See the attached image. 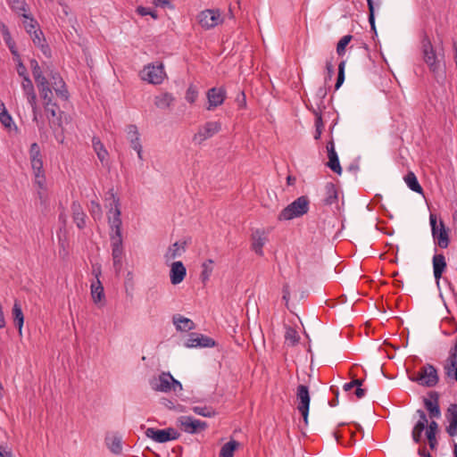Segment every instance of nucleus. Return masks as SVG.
Here are the masks:
<instances>
[{
	"label": "nucleus",
	"mask_w": 457,
	"mask_h": 457,
	"mask_svg": "<svg viewBox=\"0 0 457 457\" xmlns=\"http://www.w3.org/2000/svg\"><path fill=\"white\" fill-rule=\"evenodd\" d=\"M420 43L423 60L428 66L430 72H432L435 78L438 80L443 73L442 65L431 40L425 31L422 33Z\"/></svg>",
	"instance_id": "1"
},
{
	"label": "nucleus",
	"mask_w": 457,
	"mask_h": 457,
	"mask_svg": "<svg viewBox=\"0 0 457 457\" xmlns=\"http://www.w3.org/2000/svg\"><path fill=\"white\" fill-rule=\"evenodd\" d=\"M309 204V198L306 195H302L284 208L279 212L278 220L283 221L299 218L308 212Z\"/></svg>",
	"instance_id": "2"
},
{
	"label": "nucleus",
	"mask_w": 457,
	"mask_h": 457,
	"mask_svg": "<svg viewBox=\"0 0 457 457\" xmlns=\"http://www.w3.org/2000/svg\"><path fill=\"white\" fill-rule=\"evenodd\" d=\"M410 379L426 387H434L438 384L439 377L434 365L426 363Z\"/></svg>",
	"instance_id": "3"
},
{
	"label": "nucleus",
	"mask_w": 457,
	"mask_h": 457,
	"mask_svg": "<svg viewBox=\"0 0 457 457\" xmlns=\"http://www.w3.org/2000/svg\"><path fill=\"white\" fill-rule=\"evenodd\" d=\"M108 194H110L112 198L114 205V208L110 209L108 215V223L111 228L110 237H122V220L120 219L121 212L120 208V199L114 195L113 189H111Z\"/></svg>",
	"instance_id": "4"
},
{
	"label": "nucleus",
	"mask_w": 457,
	"mask_h": 457,
	"mask_svg": "<svg viewBox=\"0 0 457 457\" xmlns=\"http://www.w3.org/2000/svg\"><path fill=\"white\" fill-rule=\"evenodd\" d=\"M429 220L432 237L436 245L442 249L447 248L450 244V237L444 221L440 220L439 224H437L436 216L435 214H430Z\"/></svg>",
	"instance_id": "5"
},
{
	"label": "nucleus",
	"mask_w": 457,
	"mask_h": 457,
	"mask_svg": "<svg viewBox=\"0 0 457 457\" xmlns=\"http://www.w3.org/2000/svg\"><path fill=\"white\" fill-rule=\"evenodd\" d=\"M140 77L143 80L148 83L159 85L161 84L165 77V72L162 63L159 64H148L141 71Z\"/></svg>",
	"instance_id": "6"
},
{
	"label": "nucleus",
	"mask_w": 457,
	"mask_h": 457,
	"mask_svg": "<svg viewBox=\"0 0 457 457\" xmlns=\"http://www.w3.org/2000/svg\"><path fill=\"white\" fill-rule=\"evenodd\" d=\"M145 434L148 438H151L157 443H166L171 440H176L180 436V434L173 428H168L165 429L148 428Z\"/></svg>",
	"instance_id": "7"
},
{
	"label": "nucleus",
	"mask_w": 457,
	"mask_h": 457,
	"mask_svg": "<svg viewBox=\"0 0 457 457\" xmlns=\"http://www.w3.org/2000/svg\"><path fill=\"white\" fill-rule=\"evenodd\" d=\"M296 398L298 401L297 410L302 414L303 421L307 425L311 401L309 388L307 386L299 385L297 386Z\"/></svg>",
	"instance_id": "8"
},
{
	"label": "nucleus",
	"mask_w": 457,
	"mask_h": 457,
	"mask_svg": "<svg viewBox=\"0 0 457 457\" xmlns=\"http://www.w3.org/2000/svg\"><path fill=\"white\" fill-rule=\"evenodd\" d=\"M178 422L182 429L188 434H197L208 428L207 422L196 420L191 416H181L179 418Z\"/></svg>",
	"instance_id": "9"
},
{
	"label": "nucleus",
	"mask_w": 457,
	"mask_h": 457,
	"mask_svg": "<svg viewBox=\"0 0 457 457\" xmlns=\"http://www.w3.org/2000/svg\"><path fill=\"white\" fill-rule=\"evenodd\" d=\"M220 129L221 124L219 121H208L198 129V131L193 137V141L196 144H202L217 134Z\"/></svg>",
	"instance_id": "10"
},
{
	"label": "nucleus",
	"mask_w": 457,
	"mask_h": 457,
	"mask_svg": "<svg viewBox=\"0 0 457 457\" xmlns=\"http://www.w3.org/2000/svg\"><path fill=\"white\" fill-rule=\"evenodd\" d=\"M112 245V256L113 261V268L118 275L122 268L123 256V242L122 237H110Z\"/></svg>",
	"instance_id": "11"
},
{
	"label": "nucleus",
	"mask_w": 457,
	"mask_h": 457,
	"mask_svg": "<svg viewBox=\"0 0 457 457\" xmlns=\"http://www.w3.org/2000/svg\"><path fill=\"white\" fill-rule=\"evenodd\" d=\"M208 99V111H212L221 105L226 98V90L223 87H212L206 94Z\"/></svg>",
	"instance_id": "12"
},
{
	"label": "nucleus",
	"mask_w": 457,
	"mask_h": 457,
	"mask_svg": "<svg viewBox=\"0 0 457 457\" xmlns=\"http://www.w3.org/2000/svg\"><path fill=\"white\" fill-rule=\"evenodd\" d=\"M220 21V14L218 11L205 10L199 14V23L204 29H212Z\"/></svg>",
	"instance_id": "13"
},
{
	"label": "nucleus",
	"mask_w": 457,
	"mask_h": 457,
	"mask_svg": "<svg viewBox=\"0 0 457 457\" xmlns=\"http://www.w3.org/2000/svg\"><path fill=\"white\" fill-rule=\"evenodd\" d=\"M429 398H424V405L427 411H428V415L431 419H438L441 416V411L439 407V395L436 391H431L429 394Z\"/></svg>",
	"instance_id": "14"
},
{
	"label": "nucleus",
	"mask_w": 457,
	"mask_h": 457,
	"mask_svg": "<svg viewBox=\"0 0 457 457\" xmlns=\"http://www.w3.org/2000/svg\"><path fill=\"white\" fill-rule=\"evenodd\" d=\"M185 345L187 347H212L215 345V341L204 335L191 333L189 338L187 340Z\"/></svg>",
	"instance_id": "15"
},
{
	"label": "nucleus",
	"mask_w": 457,
	"mask_h": 457,
	"mask_svg": "<svg viewBox=\"0 0 457 457\" xmlns=\"http://www.w3.org/2000/svg\"><path fill=\"white\" fill-rule=\"evenodd\" d=\"M173 377L169 372H162L158 378L151 381L152 388L155 391L169 392L171 390Z\"/></svg>",
	"instance_id": "16"
},
{
	"label": "nucleus",
	"mask_w": 457,
	"mask_h": 457,
	"mask_svg": "<svg viewBox=\"0 0 457 457\" xmlns=\"http://www.w3.org/2000/svg\"><path fill=\"white\" fill-rule=\"evenodd\" d=\"M433 273L436 283L439 287L440 279L442 278L443 273L445 271L447 264L445 257L443 253H436L432 259Z\"/></svg>",
	"instance_id": "17"
},
{
	"label": "nucleus",
	"mask_w": 457,
	"mask_h": 457,
	"mask_svg": "<svg viewBox=\"0 0 457 457\" xmlns=\"http://www.w3.org/2000/svg\"><path fill=\"white\" fill-rule=\"evenodd\" d=\"M127 134L128 138L130 142V146L137 152V156L140 160L143 159L142 156V145L140 143V135L138 133L137 128L136 125L130 124L127 127Z\"/></svg>",
	"instance_id": "18"
},
{
	"label": "nucleus",
	"mask_w": 457,
	"mask_h": 457,
	"mask_svg": "<svg viewBox=\"0 0 457 457\" xmlns=\"http://www.w3.org/2000/svg\"><path fill=\"white\" fill-rule=\"evenodd\" d=\"M327 151L328 162H327V166L333 170L335 173L340 175L342 173V167L339 162V159L337 154L335 150V145L333 140H330L327 144Z\"/></svg>",
	"instance_id": "19"
},
{
	"label": "nucleus",
	"mask_w": 457,
	"mask_h": 457,
	"mask_svg": "<svg viewBox=\"0 0 457 457\" xmlns=\"http://www.w3.org/2000/svg\"><path fill=\"white\" fill-rule=\"evenodd\" d=\"M186 274L187 270L182 262L178 261L171 264L170 278L172 285H178L181 283L184 280Z\"/></svg>",
	"instance_id": "20"
},
{
	"label": "nucleus",
	"mask_w": 457,
	"mask_h": 457,
	"mask_svg": "<svg viewBox=\"0 0 457 457\" xmlns=\"http://www.w3.org/2000/svg\"><path fill=\"white\" fill-rule=\"evenodd\" d=\"M449 425L446 427V432L450 436H457V404H451L447 409L446 414Z\"/></svg>",
	"instance_id": "21"
},
{
	"label": "nucleus",
	"mask_w": 457,
	"mask_h": 457,
	"mask_svg": "<svg viewBox=\"0 0 457 457\" xmlns=\"http://www.w3.org/2000/svg\"><path fill=\"white\" fill-rule=\"evenodd\" d=\"M31 167L35 174V181L39 186V187H43L46 178H45V171L43 169V161L42 157H33L30 158Z\"/></svg>",
	"instance_id": "22"
},
{
	"label": "nucleus",
	"mask_w": 457,
	"mask_h": 457,
	"mask_svg": "<svg viewBox=\"0 0 457 457\" xmlns=\"http://www.w3.org/2000/svg\"><path fill=\"white\" fill-rule=\"evenodd\" d=\"M51 78L54 80L53 81V87L56 93L57 96L62 97L64 100H67L69 97V93L66 88V85L60 76L58 72H51Z\"/></svg>",
	"instance_id": "23"
},
{
	"label": "nucleus",
	"mask_w": 457,
	"mask_h": 457,
	"mask_svg": "<svg viewBox=\"0 0 457 457\" xmlns=\"http://www.w3.org/2000/svg\"><path fill=\"white\" fill-rule=\"evenodd\" d=\"M429 422L427 414L419 418V420L414 425L411 430V438L415 444H420L422 439V433L428 426Z\"/></svg>",
	"instance_id": "24"
},
{
	"label": "nucleus",
	"mask_w": 457,
	"mask_h": 457,
	"mask_svg": "<svg viewBox=\"0 0 457 457\" xmlns=\"http://www.w3.org/2000/svg\"><path fill=\"white\" fill-rule=\"evenodd\" d=\"M94 273L96 278V281L92 283L91 285V295L95 303H100L104 298V292L102 283L99 279V275L101 274V270L98 269L97 270H94Z\"/></svg>",
	"instance_id": "25"
},
{
	"label": "nucleus",
	"mask_w": 457,
	"mask_h": 457,
	"mask_svg": "<svg viewBox=\"0 0 457 457\" xmlns=\"http://www.w3.org/2000/svg\"><path fill=\"white\" fill-rule=\"evenodd\" d=\"M71 211H72V218L77 227L79 229H82L86 227V214L83 212V209L80 204L77 201L72 202L71 204Z\"/></svg>",
	"instance_id": "26"
},
{
	"label": "nucleus",
	"mask_w": 457,
	"mask_h": 457,
	"mask_svg": "<svg viewBox=\"0 0 457 457\" xmlns=\"http://www.w3.org/2000/svg\"><path fill=\"white\" fill-rule=\"evenodd\" d=\"M187 247V241H181V242H175L173 245H171L169 249L167 250L164 257L165 260L170 261L177 257H180L182 253L186 252Z\"/></svg>",
	"instance_id": "27"
},
{
	"label": "nucleus",
	"mask_w": 457,
	"mask_h": 457,
	"mask_svg": "<svg viewBox=\"0 0 457 457\" xmlns=\"http://www.w3.org/2000/svg\"><path fill=\"white\" fill-rule=\"evenodd\" d=\"M438 429V424L435 420H431L428 426L426 428V436L428 442L429 448L434 451L437 447L436 432Z\"/></svg>",
	"instance_id": "28"
},
{
	"label": "nucleus",
	"mask_w": 457,
	"mask_h": 457,
	"mask_svg": "<svg viewBox=\"0 0 457 457\" xmlns=\"http://www.w3.org/2000/svg\"><path fill=\"white\" fill-rule=\"evenodd\" d=\"M172 321L176 328L180 331H190L195 328V323L190 319L185 318L180 314L174 315Z\"/></svg>",
	"instance_id": "29"
},
{
	"label": "nucleus",
	"mask_w": 457,
	"mask_h": 457,
	"mask_svg": "<svg viewBox=\"0 0 457 457\" xmlns=\"http://www.w3.org/2000/svg\"><path fill=\"white\" fill-rule=\"evenodd\" d=\"M30 37L34 45L40 47L43 54L48 56L50 54V48L47 45L44 44L45 37L43 32L39 29H34Z\"/></svg>",
	"instance_id": "30"
},
{
	"label": "nucleus",
	"mask_w": 457,
	"mask_h": 457,
	"mask_svg": "<svg viewBox=\"0 0 457 457\" xmlns=\"http://www.w3.org/2000/svg\"><path fill=\"white\" fill-rule=\"evenodd\" d=\"M455 367H457V339L454 346L450 350L449 357L444 366L445 375H450Z\"/></svg>",
	"instance_id": "31"
},
{
	"label": "nucleus",
	"mask_w": 457,
	"mask_h": 457,
	"mask_svg": "<svg viewBox=\"0 0 457 457\" xmlns=\"http://www.w3.org/2000/svg\"><path fill=\"white\" fill-rule=\"evenodd\" d=\"M7 3L14 12L21 15L25 19L29 18V14H27L28 5L25 0H7Z\"/></svg>",
	"instance_id": "32"
},
{
	"label": "nucleus",
	"mask_w": 457,
	"mask_h": 457,
	"mask_svg": "<svg viewBox=\"0 0 457 457\" xmlns=\"http://www.w3.org/2000/svg\"><path fill=\"white\" fill-rule=\"evenodd\" d=\"M21 87L25 96L27 97L28 102L34 103V100H37V95L35 92L33 83L29 77H26L24 79H22Z\"/></svg>",
	"instance_id": "33"
},
{
	"label": "nucleus",
	"mask_w": 457,
	"mask_h": 457,
	"mask_svg": "<svg viewBox=\"0 0 457 457\" xmlns=\"http://www.w3.org/2000/svg\"><path fill=\"white\" fill-rule=\"evenodd\" d=\"M325 191H326V196L324 198V203L327 205H331L335 203H337L338 195L337 190L332 182H328L325 186Z\"/></svg>",
	"instance_id": "34"
},
{
	"label": "nucleus",
	"mask_w": 457,
	"mask_h": 457,
	"mask_svg": "<svg viewBox=\"0 0 457 457\" xmlns=\"http://www.w3.org/2000/svg\"><path fill=\"white\" fill-rule=\"evenodd\" d=\"M13 322L19 329L20 335H21L22 326L24 323V315L21 307V304L15 301L12 307Z\"/></svg>",
	"instance_id": "35"
},
{
	"label": "nucleus",
	"mask_w": 457,
	"mask_h": 457,
	"mask_svg": "<svg viewBox=\"0 0 457 457\" xmlns=\"http://www.w3.org/2000/svg\"><path fill=\"white\" fill-rule=\"evenodd\" d=\"M29 63L32 71V75L37 85H43V83L48 81L47 79L43 75V71L37 60L31 59Z\"/></svg>",
	"instance_id": "36"
},
{
	"label": "nucleus",
	"mask_w": 457,
	"mask_h": 457,
	"mask_svg": "<svg viewBox=\"0 0 457 457\" xmlns=\"http://www.w3.org/2000/svg\"><path fill=\"white\" fill-rule=\"evenodd\" d=\"M404 181L407 184V186L409 187V188L411 190H412L413 192H416L419 194L423 193V189H422L421 186L420 185L416 175L412 171H409L404 176Z\"/></svg>",
	"instance_id": "37"
},
{
	"label": "nucleus",
	"mask_w": 457,
	"mask_h": 457,
	"mask_svg": "<svg viewBox=\"0 0 457 457\" xmlns=\"http://www.w3.org/2000/svg\"><path fill=\"white\" fill-rule=\"evenodd\" d=\"M253 242L252 245L253 250L257 254L262 256L263 254L262 247L266 243V237L262 236V233H261L259 230H257L253 235Z\"/></svg>",
	"instance_id": "38"
},
{
	"label": "nucleus",
	"mask_w": 457,
	"mask_h": 457,
	"mask_svg": "<svg viewBox=\"0 0 457 457\" xmlns=\"http://www.w3.org/2000/svg\"><path fill=\"white\" fill-rule=\"evenodd\" d=\"M92 144L98 159L102 163H104V162L106 161V158L108 156V152L106 151V149L104 148V145L98 137H94L92 138Z\"/></svg>",
	"instance_id": "39"
},
{
	"label": "nucleus",
	"mask_w": 457,
	"mask_h": 457,
	"mask_svg": "<svg viewBox=\"0 0 457 457\" xmlns=\"http://www.w3.org/2000/svg\"><path fill=\"white\" fill-rule=\"evenodd\" d=\"M174 97L170 93H163L160 96H155L154 104L160 109H167L170 106Z\"/></svg>",
	"instance_id": "40"
},
{
	"label": "nucleus",
	"mask_w": 457,
	"mask_h": 457,
	"mask_svg": "<svg viewBox=\"0 0 457 457\" xmlns=\"http://www.w3.org/2000/svg\"><path fill=\"white\" fill-rule=\"evenodd\" d=\"M40 96L44 100V104H46L47 105L50 104V102H53V92L52 89L49 87L48 81L42 84L37 85Z\"/></svg>",
	"instance_id": "41"
},
{
	"label": "nucleus",
	"mask_w": 457,
	"mask_h": 457,
	"mask_svg": "<svg viewBox=\"0 0 457 457\" xmlns=\"http://www.w3.org/2000/svg\"><path fill=\"white\" fill-rule=\"evenodd\" d=\"M106 444L110 451L115 454H119L121 453L122 445H121V438L118 436H113L112 437L105 438Z\"/></svg>",
	"instance_id": "42"
},
{
	"label": "nucleus",
	"mask_w": 457,
	"mask_h": 457,
	"mask_svg": "<svg viewBox=\"0 0 457 457\" xmlns=\"http://www.w3.org/2000/svg\"><path fill=\"white\" fill-rule=\"evenodd\" d=\"M237 446L238 443L236 440H230L221 447L219 457H233Z\"/></svg>",
	"instance_id": "43"
},
{
	"label": "nucleus",
	"mask_w": 457,
	"mask_h": 457,
	"mask_svg": "<svg viewBox=\"0 0 457 457\" xmlns=\"http://www.w3.org/2000/svg\"><path fill=\"white\" fill-rule=\"evenodd\" d=\"M299 339V335L295 328L291 327L287 328L285 340L287 345L294 346L298 344Z\"/></svg>",
	"instance_id": "44"
},
{
	"label": "nucleus",
	"mask_w": 457,
	"mask_h": 457,
	"mask_svg": "<svg viewBox=\"0 0 457 457\" xmlns=\"http://www.w3.org/2000/svg\"><path fill=\"white\" fill-rule=\"evenodd\" d=\"M352 39V35H345L338 41L337 45V54L339 56H343L345 54V48Z\"/></svg>",
	"instance_id": "45"
},
{
	"label": "nucleus",
	"mask_w": 457,
	"mask_h": 457,
	"mask_svg": "<svg viewBox=\"0 0 457 457\" xmlns=\"http://www.w3.org/2000/svg\"><path fill=\"white\" fill-rule=\"evenodd\" d=\"M369 8V22L370 24L371 30L377 36V29L375 26V6L373 0H367Z\"/></svg>",
	"instance_id": "46"
},
{
	"label": "nucleus",
	"mask_w": 457,
	"mask_h": 457,
	"mask_svg": "<svg viewBox=\"0 0 457 457\" xmlns=\"http://www.w3.org/2000/svg\"><path fill=\"white\" fill-rule=\"evenodd\" d=\"M192 410L197 415L204 417H212L215 415L214 410L208 406H195Z\"/></svg>",
	"instance_id": "47"
},
{
	"label": "nucleus",
	"mask_w": 457,
	"mask_h": 457,
	"mask_svg": "<svg viewBox=\"0 0 457 457\" xmlns=\"http://www.w3.org/2000/svg\"><path fill=\"white\" fill-rule=\"evenodd\" d=\"M345 60H342L338 64V73L337 79L335 85V89L337 90L345 81Z\"/></svg>",
	"instance_id": "48"
},
{
	"label": "nucleus",
	"mask_w": 457,
	"mask_h": 457,
	"mask_svg": "<svg viewBox=\"0 0 457 457\" xmlns=\"http://www.w3.org/2000/svg\"><path fill=\"white\" fill-rule=\"evenodd\" d=\"M213 263L212 260L209 259L206 262L203 263V271L201 273V278L203 282H205L209 279L212 271V264Z\"/></svg>",
	"instance_id": "49"
},
{
	"label": "nucleus",
	"mask_w": 457,
	"mask_h": 457,
	"mask_svg": "<svg viewBox=\"0 0 457 457\" xmlns=\"http://www.w3.org/2000/svg\"><path fill=\"white\" fill-rule=\"evenodd\" d=\"M2 106H3V108L2 109L0 108V121L2 122V124L4 127L10 128L12 119L11 115L8 113V112L6 111V109L4 108V104H2Z\"/></svg>",
	"instance_id": "50"
},
{
	"label": "nucleus",
	"mask_w": 457,
	"mask_h": 457,
	"mask_svg": "<svg viewBox=\"0 0 457 457\" xmlns=\"http://www.w3.org/2000/svg\"><path fill=\"white\" fill-rule=\"evenodd\" d=\"M198 96L197 89L195 86L191 85L188 87L186 92V99L188 103L193 104L195 102Z\"/></svg>",
	"instance_id": "51"
},
{
	"label": "nucleus",
	"mask_w": 457,
	"mask_h": 457,
	"mask_svg": "<svg viewBox=\"0 0 457 457\" xmlns=\"http://www.w3.org/2000/svg\"><path fill=\"white\" fill-rule=\"evenodd\" d=\"M24 28L26 31L30 35L33 33L34 29H37V21L29 15V18L24 21Z\"/></svg>",
	"instance_id": "52"
},
{
	"label": "nucleus",
	"mask_w": 457,
	"mask_h": 457,
	"mask_svg": "<svg viewBox=\"0 0 457 457\" xmlns=\"http://www.w3.org/2000/svg\"><path fill=\"white\" fill-rule=\"evenodd\" d=\"M137 12L141 16L151 15L154 19H157L158 17L156 11L144 6H138L137 8Z\"/></svg>",
	"instance_id": "53"
},
{
	"label": "nucleus",
	"mask_w": 457,
	"mask_h": 457,
	"mask_svg": "<svg viewBox=\"0 0 457 457\" xmlns=\"http://www.w3.org/2000/svg\"><path fill=\"white\" fill-rule=\"evenodd\" d=\"M91 214L95 220L100 219L102 216L101 206L95 201H91Z\"/></svg>",
	"instance_id": "54"
},
{
	"label": "nucleus",
	"mask_w": 457,
	"mask_h": 457,
	"mask_svg": "<svg viewBox=\"0 0 457 457\" xmlns=\"http://www.w3.org/2000/svg\"><path fill=\"white\" fill-rule=\"evenodd\" d=\"M0 29H1L3 38L5 42V44L12 42L13 40L12 38L11 33H10L7 26L4 23H2L0 26Z\"/></svg>",
	"instance_id": "55"
},
{
	"label": "nucleus",
	"mask_w": 457,
	"mask_h": 457,
	"mask_svg": "<svg viewBox=\"0 0 457 457\" xmlns=\"http://www.w3.org/2000/svg\"><path fill=\"white\" fill-rule=\"evenodd\" d=\"M29 156H30V158L42 157L40 147L37 143L31 144L30 149H29Z\"/></svg>",
	"instance_id": "56"
},
{
	"label": "nucleus",
	"mask_w": 457,
	"mask_h": 457,
	"mask_svg": "<svg viewBox=\"0 0 457 457\" xmlns=\"http://www.w3.org/2000/svg\"><path fill=\"white\" fill-rule=\"evenodd\" d=\"M17 72L19 76L22 77V79H24L26 77H29L27 68L25 67L21 60H19V63H17Z\"/></svg>",
	"instance_id": "57"
},
{
	"label": "nucleus",
	"mask_w": 457,
	"mask_h": 457,
	"mask_svg": "<svg viewBox=\"0 0 457 457\" xmlns=\"http://www.w3.org/2000/svg\"><path fill=\"white\" fill-rule=\"evenodd\" d=\"M44 105H45V109L47 113H50L52 117L56 116V110H57L56 104L50 102L49 105H47L46 104H44Z\"/></svg>",
	"instance_id": "58"
},
{
	"label": "nucleus",
	"mask_w": 457,
	"mask_h": 457,
	"mask_svg": "<svg viewBox=\"0 0 457 457\" xmlns=\"http://www.w3.org/2000/svg\"><path fill=\"white\" fill-rule=\"evenodd\" d=\"M283 296L282 299L286 302V305H288L289 298H290V289L288 284H285L282 288Z\"/></svg>",
	"instance_id": "59"
},
{
	"label": "nucleus",
	"mask_w": 457,
	"mask_h": 457,
	"mask_svg": "<svg viewBox=\"0 0 457 457\" xmlns=\"http://www.w3.org/2000/svg\"><path fill=\"white\" fill-rule=\"evenodd\" d=\"M236 102L237 103V105L239 108H244L246 104L245 101V96L244 92H241L238 94Z\"/></svg>",
	"instance_id": "60"
},
{
	"label": "nucleus",
	"mask_w": 457,
	"mask_h": 457,
	"mask_svg": "<svg viewBox=\"0 0 457 457\" xmlns=\"http://www.w3.org/2000/svg\"><path fill=\"white\" fill-rule=\"evenodd\" d=\"M314 113H315V127L319 128V129H323L324 124H323L321 113L318 112H314Z\"/></svg>",
	"instance_id": "61"
},
{
	"label": "nucleus",
	"mask_w": 457,
	"mask_h": 457,
	"mask_svg": "<svg viewBox=\"0 0 457 457\" xmlns=\"http://www.w3.org/2000/svg\"><path fill=\"white\" fill-rule=\"evenodd\" d=\"M326 70L328 73V79H331L333 74H334V65L332 63L331 60L327 61L326 62Z\"/></svg>",
	"instance_id": "62"
},
{
	"label": "nucleus",
	"mask_w": 457,
	"mask_h": 457,
	"mask_svg": "<svg viewBox=\"0 0 457 457\" xmlns=\"http://www.w3.org/2000/svg\"><path fill=\"white\" fill-rule=\"evenodd\" d=\"M29 104H30L31 109H32L33 120H37V113H38V108H37V100H34V104H33V102H29Z\"/></svg>",
	"instance_id": "63"
},
{
	"label": "nucleus",
	"mask_w": 457,
	"mask_h": 457,
	"mask_svg": "<svg viewBox=\"0 0 457 457\" xmlns=\"http://www.w3.org/2000/svg\"><path fill=\"white\" fill-rule=\"evenodd\" d=\"M418 454L421 457H432V455L428 452H427L425 445L419 447Z\"/></svg>",
	"instance_id": "64"
}]
</instances>
